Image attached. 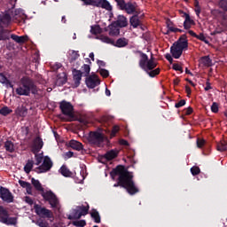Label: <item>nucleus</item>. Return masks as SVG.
<instances>
[{
  "label": "nucleus",
  "instance_id": "1",
  "mask_svg": "<svg viewBox=\"0 0 227 227\" xmlns=\"http://www.w3.org/2000/svg\"><path fill=\"white\" fill-rule=\"evenodd\" d=\"M110 175L113 180H115L116 176H118V183L114 184V187H123L131 195L139 192V189L134 183V174L129 172L125 166H117L111 171Z\"/></svg>",
  "mask_w": 227,
  "mask_h": 227
},
{
  "label": "nucleus",
  "instance_id": "44",
  "mask_svg": "<svg viewBox=\"0 0 227 227\" xmlns=\"http://www.w3.org/2000/svg\"><path fill=\"white\" fill-rule=\"evenodd\" d=\"M191 173L193 176H196L197 175H200V173H201V169H200V167L198 166H193L191 168Z\"/></svg>",
  "mask_w": 227,
  "mask_h": 227
},
{
  "label": "nucleus",
  "instance_id": "46",
  "mask_svg": "<svg viewBox=\"0 0 227 227\" xmlns=\"http://www.w3.org/2000/svg\"><path fill=\"white\" fill-rule=\"evenodd\" d=\"M35 165L40 166V164L43 162V156L38 153H35Z\"/></svg>",
  "mask_w": 227,
  "mask_h": 227
},
{
  "label": "nucleus",
  "instance_id": "7",
  "mask_svg": "<svg viewBox=\"0 0 227 227\" xmlns=\"http://www.w3.org/2000/svg\"><path fill=\"white\" fill-rule=\"evenodd\" d=\"M17 217H10V214L6 208L0 206V223L7 226H17Z\"/></svg>",
  "mask_w": 227,
  "mask_h": 227
},
{
  "label": "nucleus",
  "instance_id": "41",
  "mask_svg": "<svg viewBox=\"0 0 227 227\" xmlns=\"http://www.w3.org/2000/svg\"><path fill=\"white\" fill-rule=\"evenodd\" d=\"M90 215L95 223H100V214H98V211L92 210L90 213Z\"/></svg>",
  "mask_w": 227,
  "mask_h": 227
},
{
  "label": "nucleus",
  "instance_id": "10",
  "mask_svg": "<svg viewBox=\"0 0 227 227\" xmlns=\"http://www.w3.org/2000/svg\"><path fill=\"white\" fill-rule=\"evenodd\" d=\"M84 4L90 5V6H97L98 8H104L108 12L113 10L111 4L107 2V0H82Z\"/></svg>",
  "mask_w": 227,
  "mask_h": 227
},
{
  "label": "nucleus",
  "instance_id": "25",
  "mask_svg": "<svg viewBox=\"0 0 227 227\" xmlns=\"http://www.w3.org/2000/svg\"><path fill=\"white\" fill-rule=\"evenodd\" d=\"M69 146L77 152H81V150H82V144L76 140H71L69 142Z\"/></svg>",
  "mask_w": 227,
  "mask_h": 227
},
{
  "label": "nucleus",
  "instance_id": "57",
  "mask_svg": "<svg viewBox=\"0 0 227 227\" xmlns=\"http://www.w3.org/2000/svg\"><path fill=\"white\" fill-rule=\"evenodd\" d=\"M205 91H208L209 90H212V85L210 84V80H207L206 82V87L204 88Z\"/></svg>",
  "mask_w": 227,
  "mask_h": 227
},
{
  "label": "nucleus",
  "instance_id": "52",
  "mask_svg": "<svg viewBox=\"0 0 227 227\" xmlns=\"http://www.w3.org/2000/svg\"><path fill=\"white\" fill-rule=\"evenodd\" d=\"M118 132H120V126H114L112 129V132H111V137H114V136H116V134H118Z\"/></svg>",
  "mask_w": 227,
  "mask_h": 227
},
{
  "label": "nucleus",
  "instance_id": "40",
  "mask_svg": "<svg viewBox=\"0 0 227 227\" xmlns=\"http://www.w3.org/2000/svg\"><path fill=\"white\" fill-rule=\"evenodd\" d=\"M0 82L2 84H5L6 86H10V88H13V85L12 82H10V80L6 78L3 74H0Z\"/></svg>",
  "mask_w": 227,
  "mask_h": 227
},
{
  "label": "nucleus",
  "instance_id": "64",
  "mask_svg": "<svg viewBox=\"0 0 227 227\" xmlns=\"http://www.w3.org/2000/svg\"><path fill=\"white\" fill-rule=\"evenodd\" d=\"M188 33L191 35V36H193L194 38H196V36H198V35H196V33H194V31H192V30H189Z\"/></svg>",
  "mask_w": 227,
  "mask_h": 227
},
{
  "label": "nucleus",
  "instance_id": "48",
  "mask_svg": "<svg viewBox=\"0 0 227 227\" xmlns=\"http://www.w3.org/2000/svg\"><path fill=\"white\" fill-rule=\"evenodd\" d=\"M219 7L223 10V12H227V1L226 0H220Z\"/></svg>",
  "mask_w": 227,
  "mask_h": 227
},
{
  "label": "nucleus",
  "instance_id": "30",
  "mask_svg": "<svg viewBox=\"0 0 227 227\" xmlns=\"http://www.w3.org/2000/svg\"><path fill=\"white\" fill-rule=\"evenodd\" d=\"M218 27H220V30H217V33H223V31H227V15L223 18L220 25H218Z\"/></svg>",
  "mask_w": 227,
  "mask_h": 227
},
{
  "label": "nucleus",
  "instance_id": "37",
  "mask_svg": "<svg viewBox=\"0 0 227 227\" xmlns=\"http://www.w3.org/2000/svg\"><path fill=\"white\" fill-rule=\"evenodd\" d=\"M82 74L84 75V77H88V75H90V72H91V67H90V65L88 64H84L82 67Z\"/></svg>",
  "mask_w": 227,
  "mask_h": 227
},
{
  "label": "nucleus",
  "instance_id": "22",
  "mask_svg": "<svg viewBox=\"0 0 227 227\" xmlns=\"http://www.w3.org/2000/svg\"><path fill=\"white\" fill-rule=\"evenodd\" d=\"M82 73L81 70L73 69V79L75 82V84H80L81 80L82 79Z\"/></svg>",
  "mask_w": 227,
  "mask_h": 227
},
{
  "label": "nucleus",
  "instance_id": "42",
  "mask_svg": "<svg viewBox=\"0 0 227 227\" xmlns=\"http://www.w3.org/2000/svg\"><path fill=\"white\" fill-rule=\"evenodd\" d=\"M11 113H13V110L10 109L8 106H4L0 109V114H2V116H8Z\"/></svg>",
  "mask_w": 227,
  "mask_h": 227
},
{
  "label": "nucleus",
  "instance_id": "11",
  "mask_svg": "<svg viewBox=\"0 0 227 227\" xmlns=\"http://www.w3.org/2000/svg\"><path fill=\"white\" fill-rule=\"evenodd\" d=\"M90 141L96 146H102L104 141H106V137L98 131H92L90 133Z\"/></svg>",
  "mask_w": 227,
  "mask_h": 227
},
{
  "label": "nucleus",
  "instance_id": "62",
  "mask_svg": "<svg viewBox=\"0 0 227 227\" xmlns=\"http://www.w3.org/2000/svg\"><path fill=\"white\" fill-rule=\"evenodd\" d=\"M120 145H122L123 146H128L129 142L125 139H121V140H120Z\"/></svg>",
  "mask_w": 227,
  "mask_h": 227
},
{
  "label": "nucleus",
  "instance_id": "35",
  "mask_svg": "<svg viewBox=\"0 0 227 227\" xmlns=\"http://www.w3.org/2000/svg\"><path fill=\"white\" fill-rule=\"evenodd\" d=\"M59 172L61 175H63V176H72L74 175L72 171H70V169H68V168L65 165L60 168Z\"/></svg>",
  "mask_w": 227,
  "mask_h": 227
},
{
  "label": "nucleus",
  "instance_id": "12",
  "mask_svg": "<svg viewBox=\"0 0 227 227\" xmlns=\"http://www.w3.org/2000/svg\"><path fill=\"white\" fill-rule=\"evenodd\" d=\"M52 166V160H51V158H49L48 156H45L43 158L42 165L35 168V173H47V171H51Z\"/></svg>",
  "mask_w": 227,
  "mask_h": 227
},
{
  "label": "nucleus",
  "instance_id": "33",
  "mask_svg": "<svg viewBox=\"0 0 227 227\" xmlns=\"http://www.w3.org/2000/svg\"><path fill=\"white\" fill-rule=\"evenodd\" d=\"M216 150L218 152H227V142L225 140H221L216 145Z\"/></svg>",
  "mask_w": 227,
  "mask_h": 227
},
{
  "label": "nucleus",
  "instance_id": "58",
  "mask_svg": "<svg viewBox=\"0 0 227 227\" xmlns=\"http://www.w3.org/2000/svg\"><path fill=\"white\" fill-rule=\"evenodd\" d=\"M196 38H198V40H200L201 42H206L207 43V37H205V35L200 34L199 35L196 36Z\"/></svg>",
  "mask_w": 227,
  "mask_h": 227
},
{
  "label": "nucleus",
  "instance_id": "47",
  "mask_svg": "<svg viewBox=\"0 0 227 227\" xmlns=\"http://www.w3.org/2000/svg\"><path fill=\"white\" fill-rule=\"evenodd\" d=\"M192 113H194V110L191 106L184 108L183 111V114L184 116H191V114H192Z\"/></svg>",
  "mask_w": 227,
  "mask_h": 227
},
{
  "label": "nucleus",
  "instance_id": "56",
  "mask_svg": "<svg viewBox=\"0 0 227 227\" xmlns=\"http://www.w3.org/2000/svg\"><path fill=\"white\" fill-rule=\"evenodd\" d=\"M184 106H185V100L181 99L179 102L176 103L175 107H176V109H178L180 107H184Z\"/></svg>",
  "mask_w": 227,
  "mask_h": 227
},
{
  "label": "nucleus",
  "instance_id": "63",
  "mask_svg": "<svg viewBox=\"0 0 227 227\" xmlns=\"http://www.w3.org/2000/svg\"><path fill=\"white\" fill-rule=\"evenodd\" d=\"M185 91H186L187 95H191V93H192L191 87L186 86L185 87Z\"/></svg>",
  "mask_w": 227,
  "mask_h": 227
},
{
  "label": "nucleus",
  "instance_id": "34",
  "mask_svg": "<svg viewBox=\"0 0 227 227\" xmlns=\"http://www.w3.org/2000/svg\"><path fill=\"white\" fill-rule=\"evenodd\" d=\"M33 166H35V161H33V160H28L24 167L25 173L29 175V173H31V169H33Z\"/></svg>",
  "mask_w": 227,
  "mask_h": 227
},
{
  "label": "nucleus",
  "instance_id": "26",
  "mask_svg": "<svg viewBox=\"0 0 227 227\" xmlns=\"http://www.w3.org/2000/svg\"><path fill=\"white\" fill-rule=\"evenodd\" d=\"M98 39L103 42V43H109L110 45H114V39L110 38L106 35H100L98 36Z\"/></svg>",
  "mask_w": 227,
  "mask_h": 227
},
{
  "label": "nucleus",
  "instance_id": "27",
  "mask_svg": "<svg viewBox=\"0 0 227 227\" xmlns=\"http://www.w3.org/2000/svg\"><path fill=\"white\" fill-rule=\"evenodd\" d=\"M4 149L9 152V153H13L15 152V145L11 140L4 142Z\"/></svg>",
  "mask_w": 227,
  "mask_h": 227
},
{
  "label": "nucleus",
  "instance_id": "6",
  "mask_svg": "<svg viewBox=\"0 0 227 227\" xmlns=\"http://www.w3.org/2000/svg\"><path fill=\"white\" fill-rule=\"evenodd\" d=\"M59 109L65 116H67L69 121H74L75 118V112L74 111V106L67 101H62L59 103Z\"/></svg>",
  "mask_w": 227,
  "mask_h": 227
},
{
  "label": "nucleus",
  "instance_id": "9",
  "mask_svg": "<svg viewBox=\"0 0 227 227\" xmlns=\"http://www.w3.org/2000/svg\"><path fill=\"white\" fill-rule=\"evenodd\" d=\"M115 2L117 3L118 6H120L121 10H125V12L129 15H131V13H136L137 15L140 13L139 8L136 4H125V0H115Z\"/></svg>",
  "mask_w": 227,
  "mask_h": 227
},
{
  "label": "nucleus",
  "instance_id": "60",
  "mask_svg": "<svg viewBox=\"0 0 227 227\" xmlns=\"http://www.w3.org/2000/svg\"><path fill=\"white\" fill-rule=\"evenodd\" d=\"M165 58H166L167 60H168V62H169L170 64L173 63V57L171 56V54H167V55L165 56Z\"/></svg>",
  "mask_w": 227,
  "mask_h": 227
},
{
  "label": "nucleus",
  "instance_id": "16",
  "mask_svg": "<svg viewBox=\"0 0 227 227\" xmlns=\"http://www.w3.org/2000/svg\"><path fill=\"white\" fill-rule=\"evenodd\" d=\"M180 15H184L185 17L184 22V29H191L194 24V20L191 19V16L184 12V11H179Z\"/></svg>",
  "mask_w": 227,
  "mask_h": 227
},
{
  "label": "nucleus",
  "instance_id": "23",
  "mask_svg": "<svg viewBox=\"0 0 227 227\" xmlns=\"http://www.w3.org/2000/svg\"><path fill=\"white\" fill-rule=\"evenodd\" d=\"M120 153V151L114 149V150H111L108 151L106 154H105V158L106 160H113V159H116V157H118V154Z\"/></svg>",
  "mask_w": 227,
  "mask_h": 227
},
{
  "label": "nucleus",
  "instance_id": "59",
  "mask_svg": "<svg viewBox=\"0 0 227 227\" xmlns=\"http://www.w3.org/2000/svg\"><path fill=\"white\" fill-rule=\"evenodd\" d=\"M25 201L28 205H33V203H34L33 199L31 197H25Z\"/></svg>",
  "mask_w": 227,
  "mask_h": 227
},
{
  "label": "nucleus",
  "instance_id": "2",
  "mask_svg": "<svg viewBox=\"0 0 227 227\" xmlns=\"http://www.w3.org/2000/svg\"><path fill=\"white\" fill-rule=\"evenodd\" d=\"M139 67L147 72L150 77H155V75H159V74H160V68H156L157 62L153 59V57L148 59V55L145 53L140 54Z\"/></svg>",
  "mask_w": 227,
  "mask_h": 227
},
{
  "label": "nucleus",
  "instance_id": "17",
  "mask_svg": "<svg viewBox=\"0 0 227 227\" xmlns=\"http://www.w3.org/2000/svg\"><path fill=\"white\" fill-rule=\"evenodd\" d=\"M25 19H26V15H24V12H22V11L16 10L14 12V15L12 17V20L16 24H24V22H26Z\"/></svg>",
  "mask_w": 227,
  "mask_h": 227
},
{
  "label": "nucleus",
  "instance_id": "32",
  "mask_svg": "<svg viewBox=\"0 0 227 227\" xmlns=\"http://www.w3.org/2000/svg\"><path fill=\"white\" fill-rule=\"evenodd\" d=\"M15 114L17 116H21V118H24V116L27 114V109L24 106H18L15 110Z\"/></svg>",
  "mask_w": 227,
  "mask_h": 227
},
{
  "label": "nucleus",
  "instance_id": "15",
  "mask_svg": "<svg viewBox=\"0 0 227 227\" xmlns=\"http://www.w3.org/2000/svg\"><path fill=\"white\" fill-rule=\"evenodd\" d=\"M86 84L88 88H90V89L97 88V86L100 84V79H98V76L97 74L90 75L86 79Z\"/></svg>",
  "mask_w": 227,
  "mask_h": 227
},
{
  "label": "nucleus",
  "instance_id": "39",
  "mask_svg": "<svg viewBox=\"0 0 227 227\" xmlns=\"http://www.w3.org/2000/svg\"><path fill=\"white\" fill-rule=\"evenodd\" d=\"M193 6H194V12L197 15V17H200L201 13V6L200 5V1L198 0H193Z\"/></svg>",
  "mask_w": 227,
  "mask_h": 227
},
{
  "label": "nucleus",
  "instance_id": "29",
  "mask_svg": "<svg viewBox=\"0 0 227 227\" xmlns=\"http://www.w3.org/2000/svg\"><path fill=\"white\" fill-rule=\"evenodd\" d=\"M129 22L132 27L134 28L139 27V26H141V21L139 20V18L137 17V15L132 16L129 20Z\"/></svg>",
  "mask_w": 227,
  "mask_h": 227
},
{
  "label": "nucleus",
  "instance_id": "38",
  "mask_svg": "<svg viewBox=\"0 0 227 227\" xmlns=\"http://www.w3.org/2000/svg\"><path fill=\"white\" fill-rule=\"evenodd\" d=\"M201 65H204V67H212V59L208 58V56L202 57L200 59Z\"/></svg>",
  "mask_w": 227,
  "mask_h": 227
},
{
  "label": "nucleus",
  "instance_id": "28",
  "mask_svg": "<svg viewBox=\"0 0 227 227\" xmlns=\"http://www.w3.org/2000/svg\"><path fill=\"white\" fill-rule=\"evenodd\" d=\"M114 45H115V47H127V45H129V39L125 37L119 38Z\"/></svg>",
  "mask_w": 227,
  "mask_h": 227
},
{
  "label": "nucleus",
  "instance_id": "43",
  "mask_svg": "<svg viewBox=\"0 0 227 227\" xmlns=\"http://www.w3.org/2000/svg\"><path fill=\"white\" fill-rule=\"evenodd\" d=\"M79 51H71L69 52V58L71 59V61H75V59H79Z\"/></svg>",
  "mask_w": 227,
  "mask_h": 227
},
{
  "label": "nucleus",
  "instance_id": "3",
  "mask_svg": "<svg viewBox=\"0 0 227 227\" xmlns=\"http://www.w3.org/2000/svg\"><path fill=\"white\" fill-rule=\"evenodd\" d=\"M20 84L21 86L16 89L17 95H24L27 97L31 92L34 95H36V93H38V88H36V85H35V82H33L31 78L24 76L20 80Z\"/></svg>",
  "mask_w": 227,
  "mask_h": 227
},
{
  "label": "nucleus",
  "instance_id": "19",
  "mask_svg": "<svg viewBox=\"0 0 227 227\" xmlns=\"http://www.w3.org/2000/svg\"><path fill=\"white\" fill-rule=\"evenodd\" d=\"M114 23L119 27H127L129 26V20L123 15L118 16L117 20Z\"/></svg>",
  "mask_w": 227,
  "mask_h": 227
},
{
  "label": "nucleus",
  "instance_id": "51",
  "mask_svg": "<svg viewBox=\"0 0 227 227\" xmlns=\"http://www.w3.org/2000/svg\"><path fill=\"white\" fill-rule=\"evenodd\" d=\"M206 143L207 142L205 141V139L198 138L197 139V146H198V148H203L205 146Z\"/></svg>",
  "mask_w": 227,
  "mask_h": 227
},
{
  "label": "nucleus",
  "instance_id": "5",
  "mask_svg": "<svg viewBox=\"0 0 227 227\" xmlns=\"http://www.w3.org/2000/svg\"><path fill=\"white\" fill-rule=\"evenodd\" d=\"M42 197L44 201H48L49 205H51V208L54 210H61V203H59V199L56 196V193L52 192V191L43 192Z\"/></svg>",
  "mask_w": 227,
  "mask_h": 227
},
{
  "label": "nucleus",
  "instance_id": "4",
  "mask_svg": "<svg viewBox=\"0 0 227 227\" xmlns=\"http://www.w3.org/2000/svg\"><path fill=\"white\" fill-rule=\"evenodd\" d=\"M189 47V43L185 37H181L177 42L174 43L170 48V52L172 54V58L175 59H179V58L184 53V51H187Z\"/></svg>",
  "mask_w": 227,
  "mask_h": 227
},
{
  "label": "nucleus",
  "instance_id": "55",
  "mask_svg": "<svg viewBox=\"0 0 227 227\" xmlns=\"http://www.w3.org/2000/svg\"><path fill=\"white\" fill-rule=\"evenodd\" d=\"M99 74L102 77L107 78L109 77V71L106 70V69H100L99 70Z\"/></svg>",
  "mask_w": 227,
  "mask_h": 227
},
{
  "label": "nucleus",
  "instance_id": "20",
  "mask_svg": "<svg viewBox=\"0 0 227 227\" xmlns=\"http://www.w3.org/2000/svg\"><path fill=\"white\" fill-rule=\"evenodd\" d=\"M12 22V17L8 13L0 15V26H8Z\"/></svg>",
  "mask_w": 227,
  "mask_h": 227
},
{
  "label": "nucleus",
  "instance_id": "8",
  "mask_svg": "<svg viewBox=\"0 0 227 227\" xmlns=\"http://www.w3.org/2000/svg\"><path fill=\"white\" fill-rule=\"evenodd\" d=\"M88 212H90V205L88 202H85L76 207V208L73 210L72 215L68 216V219H81L82 215H88Z\"/></svg>",
  "mask_w": 227,
  "mask_h": 227
},
{
  "label": "nucleus",
  "instance_id": "18",
  "mask_svg": "<svg viewBox=\"0 0 227 227\" xmlns=\"http://www.w3.org/2000/svg\"><path fill=\"white\" fill-rule=\"evenodd\" d=\"M42 148H43V141L37 137L33 142L32 152L33 153H38Z\"/></svg>",
  "mask_w": 227,
  "mask_h": 227
},
{
  "label": "nucleus",
  "instance_id": "21",
  "mask_svg": "<svg viewBox=\"0 0 227 227\" xmlns=\"http://www.w3.org/2000/svg\"><path fill=\"white\" fill-rule=\"evenodd\" d=\"M108 27H109L108 35L110 36H118V35H120V27H117L114 22L112 25H110Z\"/></svg>",
  "mask_w": 227,
  "mask_h": 227
},
{
  "label": "nucleus",
  "instance_id": "31",
  "mask_svg": "<svg viewBox=\"0 0 227 227\" xmlns=\"http://www.w3.org/2000/svg\"><path fill=\"white\" fill-rule=\"evenodd\" d=\"M12 40H13L14 42H16V43H24L27 42V37L22 35V36H19L17 35H11Z\"/></svg>",
  "mask_w": 227,
  "mask_h": 227
},
{
  "label": "nucleus",
  "instance_id": "54",
  "mask_svg": "<svg viewBox=\"0 0 227 227\" xmlns=\"http://www.w3.org/2000/svg\"><path fill=\"white\" fill-rule=\"evenodd\" d=\"M168 27L169 31H171L172 33H182V30H180L179 28H176L175 26L168 25Z\"/></svg>",
  "mask_w": 227,
  "mask_h": 227
},
{
  "label": "nucleus",
  "instance_id": "24",
  "mask_svg": "<svg viewBox=\"0 0 227 227\" xmlns=\"http://www.w3.org/2000/svg\"><path fill=\"white\" fill-rule=\"evenodd\" d=\"M19 184L20 187H23V189H26L27 194H33V186H31L30 183L20 180Z\"/></svg>",
  "mask_w": 227,
  "mask_h": 227
},
{
  "label": "nucleus",
  "instance_id": "14",
  "mask_svg": "<svg viewBox=\"0 0 227 227\" xmlns=\"http://www.w3.org/2000/svg\"><path fill=\"white\" fill-rule=\"evenodd\" d=\"M0 198L3 201H5V203H13V195L8 188L0 187Z\"/></svg>",
  "mask_w": 227,
  "mask_h": 227
},
{
  "label": "nucleus",
  "instance_id": "50",
  "mask_svg": "<svg viewBox=\"0 0 227 227\" xmlns=\"http://www.w3.org/2000/svg\"><path fill=\"white\" fill-rule=\"evenodd\" d=\"M211 111L212 113H219V103L214 102L211 106Z\"/></svg>",
  "mask_w": 227,
  "mask_h": 227
},
{
  "label": "nucleus",
  "instance_id": "45",
  "mask_svg": "<svg viewBox=\"0 0 227 227\" xmlns=\"http://www.w3.org/2000/svg\"><path fill=\"white\" fill-rule=\"evenodd\" d=\"M35 224L39 227H49V223L43 219L37 220Z\"/></svg>",
  "mask_w": 227,
  "mask_h": 227
},
{
  "label": "nucleus",
  "instance_id": "61",
  "mask_svg": "<svg viewBox=\"0 0 227 227\" xmlns=\"http://www.w3.org/2000/svg\"><path fill=\"white\" fill-rule=\"evenodd\" d=\"M67 82V80L64 78L62 80H57V84H59V86H61L63 84H65Z\"/></svg>",
  "mask_w": 227,
  "mask_h": 227
},
{
  "label": "nucleus",
  "instance_id": "49",
  "mask_svg": "<svg viewBox=\"0 0 227 227\" xmlns=\"http://www.w3.org/2000/svg\"><path fill=\"white\" fill-rule=\"evenodd\" d=\"M73 224L74 226L84 227L86 226V221L84 220L74 221L73 222Z\"/></svg>",
  "mask_w": 227,
  "mask_h": 227
},
{
  "label": "nucleus",
  "instance_id": "36",
  "mask_svg": "<svg viewBox=\"0 0 227 227\" xmlns=\"http://www.w3.org/2000/svg\"><path fill=\"white\" fill-rule=\"evenodd\" d=\"M32 184L34 185L35 189H36L39 192H43V187L42 186L40 181L32 178Z\"/></svg>",
  "mask_w": 227,
  "mask_h": 227
},
{
  "label": "nucleus",
  "instance_id": "53",
  "mask_svg": "<svg viewBox=\"0 0 227 227\" xmlns=\"http://www.w3.org/2000/svg\"><path fill=\"white\" fill-rule=\"evenodd\" d=\"M173 70H176V72H181V74L184 72V69L180 64H173L172 66Z\"/></svg>",
  "mask_w": 227,
  "mask_h": 227
},
{
  "label": "nucleus",
  "instance_id": "13",
  "mask_svg": "<svg viewBox=\"0 0 227 227\" xmlns=\"http://www.w3.org/2000/svg\"><path fill=\"white\" fill-rule=\"evenodd\" d=\"M34 209L35 211V214L39 215V217H46V219H52L54 217V215L52 214V211L51 209H47L44 207H42L38 204H35L34 206Z\"/></svg>",
  "mask_w": 227,
  "mask_h": 227
}]
</instances>
